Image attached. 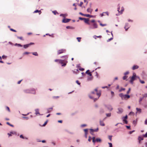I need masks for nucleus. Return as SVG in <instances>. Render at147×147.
<instances>
[{"label": "nucleus", "mask_w": 147, "mask_h": 147, "mask_svg": "<svg viewBox=\"0 0 147 147\" xmlns=\"http://www.w3.org/2000/svg\"><path fill=\"white\" fill-rule=\"evenodd\" d=\"M96 140L97 142H101V140L100 138H97L96 139Z\"/></svg>", "instance_id": "obj_26"}, {"label": "nucleus", "mask_w": 147, "mask_h": 147, "mask_svg": "<svg viewBox=\"0 0 147 147\" xmlns=\"http://www.w3.org/2000/svg\"><path fill=\"white\" fill-rule=\"evenodd\" d=\"M10 30L11 31H13L14 32H17V31L16 30H15L13 29H12V28H10Z\"/></svg>", "instance_id": "obj_59"}, {"label": "nucleus", "mask_w": 147, "mask_h": 147, "mask_svg": "<svg viewBox=\"0 0 147 147\" xmlns=\"http://www.w3.org/2000/svg\"><path fill=\"white\" fill-rule=\"evenodd\" d=\"M33 55L36 56H38V55L37 53L36 52H33L31 53Z\"/></svg>", "instance_id": "obj_32"}, {"label": "nucleus", "mask_w": 147, "mask_h": 147, "mask_svg": "<svg viewBox=\"0 0 147 147\" xmlns=\"http://www.w3.org/2000/svg\"><path fill=\"white\" fill-rule=\"evenodd\" d=\"M67 63H66V62H65L63 63V64L62 65V66H63V67H65L66 66V64H67Z\"/></svg>", "instance_id": "obj_60"}, {"label": "nucleus", "mask_w": 147, "mask_h": 147, "mask_svg": "<svg viewBox=\"0 0 147 147\" xmlns=\"http://www.w3.org/2000/svg\"><path fill=\"white\" fill-rule=\"evenodd\" d=\"M139 67L138 65H134L132 67V69L133 70H135L136 69H138Z\"/></svg>", "instance_id": "obj_12"}, {"label": "nucleus", "mask_w": 147, "mask_h": 147, "mask_svg": "<svg viewBox=\"0 0 147 147\" xmlns=\"http://www.w3.org/2000/svg\"><path fill=\"white\" fill-rule=\"evenodd\" d=\"M119 96L121 98L122 100L124 99L126 100L127 99L130 98V97L129 95L127 94H123L122 93L119 94Z\"/></svg>", "instance_id": "obj_2"}, {"label": "nucleus", "mask_w": 147, "mask_h": 147, "mask_svg": "<svg viewBox=\"0 0 147 147\" xmlns=\"http://www.w3.org/2000/svg\"><path fill=\"white\" fill-rule=\"evenodd\" d=\"M131 90V88H129L128 90L127 91V94H128L129 93Z\"/></svg>", "instance_id": "obj_61"}, {"label": "nucleus", "mask_w": 147, "mask_h": 147, "mask_svg": "<svg viewBox=\"0 0 147 147\" xmlns=\"http://www.w3.org/2000/svg\"><path fill=\"white\" fill-rule=\"evenodd\" d=\"M68 55H66L64 56H63L61 57V58H63L64 59H65L66 60L68 58Z\"/></svg>", "instance_id": "obj_14"}, {"label": "nucleus", "mask_w": 147, "mask_h": 147, "mask_svg": "<svg viewBox=\"0 0 147 147\" xmlns=\"http://www.w3.org/2000/svg\"><path fill=\"white\" fill-rule=\"evenodd\" d=\"M24 92L26 94H36V90L34 88H30L24 89L23 90Z\"/></svg>", "instance_id": "obj_1"}, {"label": "nucleus", "mask_w": 147, "mask_h": 147, "mask_svg": "<svg viewBox=\"0 0 147 147\" xmlns=\"http://www.w3.org/2000/svg\"><path fill=\"white\" fill-rule=\"evenodd\" d=\"M111 97L113 98L114 96V92L113 91H111Z\"/></svg>", "instance_id": "obj_29"}, {"label": "nucleus", "mask_w": 147, "mask_h": 147, "mask_svg": "<svg viewBox=\"0 0 147 147\" xmlns=\"http://www.w3.org/2000/svg\"><path fill=\"white\" fill-rule=\"evenodd\" d=\"M14 46H18V47H22V45H21L20 44H18V43H16L14 44Z\"/></svg>", "instance_id": "obj_23"}, {"label": "nucleus", "mask_w": 147, "mask_h": 147, "mask_svg": "<svg viewBox=\"0 0 147 147\" xmlns=\"http://www.w3.org/2000/svg\"><path fill=\"white\" fill-rule=\"evenodd\" d=\"M129 73V71H127L126 72L124 73V75L125 76L127 74H128Z\"/></svg>", "instance_id": "obj_55"}, {"label": "nucleus", "mask_w": 147, "mask_h": 147, "mask_svg": "<svg viewBox=\"0 0 147 147\" xmlns=\"http://www.w3.org/2000/svg\"><path fill=\"white\" fill-rule=\"evenodd\" d=\"M104 112V110L102 108H100V113H102Z\"/></svg>", "instance_id": "obj_22"}, {"label": "nucleus", "mask_w": 147, "mask_h": 147, "mask_svg": "<svg viewBox=\"0 0 147 147\" xmlns=\"http://www.w3.org/2000/svg\"><path fill=\"white\" fill-rule=\"evenodd\" d=\"M143 138L142 137L139 136L138 138V139L140 141L139 143H140V141L141 140H143Z\"/></svg>", "instance_id": "obj_24"}, {"label": "nucleus", "mask_w": 147, "mask_h": 147, "mask_svg": "<svg viewBox=\"0 0 147 147\" xmlns=\"http://www.w3.org/2000/svg\"><path fill=\"white\" fill-rule=\"evenodd\" d=\"M100 25L102 26H106L107 25V24H102L101 23H100Z\"/></svg>", "instance_id": "obj_47"}, {"label": "nucleus", "mask_w": 147, "mask_h": 147, "mask_svg": "<svg viewBox=\"0 0 147 147\" xmlns=\"http://www.w3.org/2000/svg\"><path fill=\"white\" fill-rule=\"evenodd\" d=\"M52 12L55 15H56L57 13L58 14V13L57 11L56 10L53 11Z\"/></svg>", "instance_id": "obj_36"}, {"label": "nucleus", "mask_w": 147, "mask_h": 147, "mask_svg": "<svg viewBox=\"0 0 147 147\" xmlns=\"http://www.w3.org/2000/svg\"><path fill=\"white\" fill-rule=\"evenodd\" d=\"M10 133H11V134H16V132L15 131H10Z\"/></svg>", "instance_id": "obj_45"}, {"label": "nucleus", "mask_w": 147, "mask_h": 147, "mask_svg": "<svg viewBox=\"0 0 147 147\" xmlns=\"http://www.w3.org/2000/svg\"><path fill=\"white\" fill-rule=\"evenodd\" d=\"M70 20V19L65 18V19H63L62 22L63 23H66L69 22Z\"/></svg>", "instance_id": "obj_10"}, {"label": "nucleus", "mask_w": 147, "mask_h": 147, "mask_svg": "<svg viewBox=\"0 0 147 147\" xmlns=\"http://www.w3.org/2000/svg\"><path fill=\"white\" fill-rule=\"evenodd\" d=\"M83 4V2H80V4L79 5L80 7H81Z\"/></svg>", "instance_id": "obj_64"}, {"label": "nucleus", "mask_w": 147, "mask_h": 147, "mask_svg": "<svg viewBox=\"0 0 147 147\" xmlns=\"http://www.w3.org/2000/svg\"><path fill=\"white\" fill-rule=\"evenodd\" d=\"M89 26L88 27V29L90 30L92 29H94L98 28V25L96 23H94L92 24L89 25Z\"/></svg>", "instance_id": "obj_3"}, {"label": "nucleus", "mask_w": 147, "mask_h": 147, "mask_svg": "<svg viewBox=\"0 0 147 147\" xmlns=\"http://www.w3.org/2000/svg\"><path fill=\"white\" fill-rule=\"evenodd\" d=\"M37 12H41L40 10H38L37 9L34 12V13H36Z\"/></svg>", "instance_id": "obj_41"}, {"label": "nucleus", "mask_w": 147, "mask_h": 147, "mask_svg": "<svg viewBox=\"0 0 147 147\" xmlns=\"http://www.w3.org/2000/svg\"><path fill=\"white\" fill-rule=\"evenodd\" d=\"M117 110L118 111H117V113L119 114H121L123 111V109L121 108H118L117 109Z\"/></svg>", "instance_id": "obj_8"}, {"label": "nucleus", "mask_w": 147, "mask_h": 147, "mask_svg": "<svg viewBox=\"0 0 147 147\" xmlns=\"http://www.w3.org/2000/svg\"><path fill=\"white\" fill-rule=\"evenodd\" d=\"M89 20L88 18H85L84 19V22L88 25H90V23L89 22Z\"/></svg>", "instance_id": "obj_11"}, {"label": "nucleus", "mask_w": 147, "mask_h": 147, "mask_svg": "<svg viewBox=\"0 0 147 147\" xmlns=\"http://www.w3.org/2000/svg\"><path fill=\"white\" fill-rule=\"evenodd\" d=\"M108 144L109 145V147H113L112 144L111 143L109 142Z\"/></svg>", "instance_id": "obj_54"}, {"label": "nucleus", "mask_w": 147, "mask_h": 147, "mask_svg": "<svg viewBox=\"0 0 147 147\" xmlns=\"http://www.w3.org/2000/svg\"><path fill=\"white\" fill-rule=\"evenodd\" d=\"M119 9H120V8H118V11H119V13H120V14H121L123 13V12L124 10V9L123 8L122 9H121V10L120 11H119Z\"/></svg>", "instance_id": "obj_17"}, {"label": "nucleus", "mask_w": 147, "mask_h": 147, "mask_svg": "<svg viewBox=\"0 0 147 147\" xmlns=\"http://www.w3.org/2000/svg\"><path fill=\"white\" fill-rule=\"evenodd\" d=\"M146 97H147V93H146L143 95V97H144V98L145 97L146 98Z\"/></svg>", "instance_id": "obj_62"}, {"label": "nucleus", "mask_w": 147, "mask_h": 147, "mask_svg": "<svg viewBox=\"0 0 147 147\" xmlns=\"http://www.w3.org/2000/svg\"><path fill=\"white\" fill-rule=\"evenodd\" d=\"M85 16L88 17H90V18H95L96 16H92L91 15L89 14H86Z\"/></svg>", "instance_id": "obj_15"}, {"label": "nucleus", "mask_w": 147, "mask_h": 147, "mask_svg": "<svg viewBox=\"0 0 147 147\" xmlns=\"http://www.w3.org/2000/svg\"><path fill=\"white\" fill-rule=\"evenodd\" d=\"M6 124H7L8 125H9V126H11V127H14V126H13V125L11 124H10L9 123V122H7V123H6Z\"/></svg>", "instance_id": "obj_35"}, {"label": "nucleus", "mask_w": 147, "mask_h": 147, "mask_svg": "<svg viewBox=\"0 0 147 147\" xmlns=\"http://www.w3.org/2000/svg\"><path fill=\"white\" fill-rule=\"evenodd\" d=\"M136 109L137 111L139 112L140 113L141 112V109H140L137 108H136Z\"/></svg>", "instance_id": "obj_33"}, {"label": "nucleus", "mask_w": 147, "mask_h": 147, "mask_svg": "<svg viewBox=\"0 0 147 147\" xmlns=\"http://www.w3.org/2000/svg\"><path fill=\"white\" fill-rule=\"evenodd\" d=\"M127 115H125V117H123L122 118V119H127Z\"/></svg>", "instance_id": "obj_44"}, {"label": "nucleus", "mask_w": 147, "mask_h": 147, "mask_svg": "<svg viewBox=\"0 0 147 147\" xmlns=\"http://www.w3.org/2000/svg\"><path fill=\"white\" fill-rule=\"evenodd\" d=\"M123 120V121L125 123V124H127L128 123V121L127 120H126V119H122Z\"/></svg>", "instance_id": "obj_28"}, {"label": "nucleus", "mask_w": 147, "mask_h": 147, "mask_svg": "<svg viewBox=\"0 0 147 147\" xmlns=\"http://www.w3.org/2000/svg\"><path fill=\"white\" fill-rule=\"evenodd\" d=\"M140 80V83L142 84H143L145 83V82L143 80H141L140 78L139 79Z\"/></svg>", "instance_id": "obj_46"}, {"label": "nucleus", "mask_w": 147, "mask_h": 147, "mask_svg": "<svg viewBox=\"0 0 147 147\" xmlns=\"http://www.w3.org/2000/svg\"><path fill=\"white\" fill-rule=\"evenodd\" d=\"M143 136L145 138H147V132H146V133L144 134L143 135Z\"/></svg>", "instance_id": "obj_53"}, {"label": "nucleus", "mask_w": 147, "mask_h": 147, "mask_svg": "<svg viewBox=\"0 0 147 147\" xmlns=\"http://www.w3.org/2000/svg\"><path fill=\"white\" fill-rule=\"evenodd\" d=\"M48 120H47L46 121L45 123H44V124H43V125H42V126H45V125L47 124V122H48Z\"/></svg>", "instance_id": "obj_50"}, {"label": "nucleus", "mask_w": 147, "mask_h": 147, "mask_svg": "<svg viewBox=\"0 0 147 147\" xmlns=\"http://www.w3.org/2000/svg\"><path fill=\"white\" fill-rule=\"evenodd\" d=\"M106 115L107 117H110L111 116V113H106Z\"/></svg>", "instance_id": "obj_34"}, {"label": "nucleus", "mask_w": 147, "mask_h": 147, "mask_svg": "<svg viewBox=\"0 0 147 147\" xmlns=\"http://www.w3.org/2000/svg\"><path fill=\"white\" fill-rule=\"evenodd\" d=\"M87 11L88 12L91 13L92 11V9L90 8H88L87 9Z\"/></svg>", "instance_id": "obj_18"}, {"label": "nucleus", "mask_w": 147, "mask_h": 147, "mask_svg": "<svg viewBox=\"0 0 147 147\" xmlns=\"http://www.w3.org/2000/svg\"><path fill=\"white\" fill-rule=\"evenodd\" d=\"M66 28L67 29H74L75 28L74 27L71 26H67L66 27Z\"/></svg>", "instance_id": "obj_19"}, {"label": "nucleus", "mask_w": 147, "mask_h": 147, "mask_svg": "<svg viewBox=\"0 0 147 147\" xmlns=\"http://www.w3.org/2000/svg\"><path fill=\"white\" fill-rule=\"evenodd\" d=\"M144 98V97H140L139 100V102H140Z\"/></svg>", "instance_id": "obj_56"}, {"label": "nucleus", "mask_w": 147, "mask_h": 147, "mask_svg": "<svg viewBox=\"0 0 147 147\" xmlns=\"http://www.w3.org/2000/svg\"><path fill=\"white\" fill-rule=\"evenodd\" d=\"M112 136H108V138L111 141L112 140Z\"/></svg>", "instance_id": "obj_42"}, {"label": "nucleus", "mask_w": 147, "mask_h": 147, "mask_svg": "<svg viewBox=\"0 0 147 147\" xmlns=\"http://www.w3.org/2000/svg\"><path fill=\"white\" fill-rule=\"evenodd\" d=\"M138 78L140 79V78L138 76H137L135 73H133V76L131 77V80L134 81L135 80V78Z\"/></svg>", "instance_id": "obj_9"}, {"label": "nucleus", "mask_w": 147, "mask_h": 147, "mask_svg": "<svg viewBox=\"0 0 147 147\" xmlns=\"http://www.w3.org/2000/svg\"><path fill=\"white\" fill-rule=\"evenodd\" d=\"M66 50L64 49H62L59 50L57 51V54L59 55L63 53H65L66 52Z\"/></svg>", "instance_id": "obj_6"}, {"label": "nucleus", "mask_w": 147, "mask_h": 147, "mask_svg": "<svg viewBox=\"0 0 147 147\" xmlns=\"http://www.w3.org/2000/svg\"><path fill=\"white\" fill-rule=\"evenodd\" d=\"M105 106L110 111H112L113 109L112 107L110 105H105Z\"/></svg>", "instance_id": "obj_4"}, {"label": "nucleus", "mask_w": 147, "mask_h": 147, "mask_svg": "<svg viewBox=\"0 0 147 147\" xmlns=\"http://www.w3.org/2000/svg\"><path fill=\"white\" fill-rule=\"evenodd\" d=\"M98 98H98H94V97L93 100L94 102H95L96 100H97L98 99V98Z\"/></svg>", "instance_id": "obj_48"}, {"label": "nucleus", "mask_w": 147, "mask_h": 147, "mask_svg": "<svg viewBox=\"0 0 147 147\" xmlns=\"http://www.w3.org/2000/svg\"><path fill=\"white\" fill-rule=\"evenodd\" d=\"M34 44V43L33 42H30L29 44L23 45V46L24 49H26L29 47L30 45Z\"/></svg>", "instance_id": "obj_5"}, {"label": "nucleus", "mask_w": 147, "mask_h": 147, "mask_svg": "<svg viewBox=\"0 0 147 147\" xmlns=\"http://www.w3.org/2000/svg\"><path fill=\"white\" fill-rule=\"evenodd\" d=\"M113 37H112L111 38L109 39L108 40H107V42H109L111 40H113Z\"/></svg>", "instance_id": "obj_49"}, {"label": "nucleus", "mask_w": 147, "mask_h": 147, "mask_svg": "<svg viewBox=\"0 0 147 147\" xmlns=\"http://www.w3.org/2000/svg\"><path fill=\"white\" fill-rule=\"evenodd\" d=\"M62 62H63H63L64 63L66 62V63H67L68 62L67 60H66L65 59H62Z\"/></svg>", "instance_id": "obj_39"}, {"label": "nucleus", "mask_w": 147, "mask_h": 147, "mask_svg": "<svg viewBox=\"0 0 147 147\" xmlns=\"http://www.w3.org/2000/svg\"><path fill=\"white\" fill-rule=\"evenodd\" d=\"M132 123L133 125L135 126L137 124V121L134 120L133 121Z\"/></svg>", "instance_id": "obj_30"}, {"label": "nucleus", "mask_w": 147, "mask_h": 147, "mask_svg": "<svg viewBox=\"0 0 147 147\" xmlns=\"http://www.w3.org/2000/svg\"><path fill=\"white\" fill-rule=\"evenodd\" d=\"M90 133L91 134H92V133H93L94 132V129H90Z\"/></svg>", "instance_id": "obj_40"}, {"label": "nucleus", "mask_w": 147, "mask_h": 147, "mask_svg": "<svg viewBox=\"0 0 147 147\" xmlns=\"http://www.w3.org/2000/svg\"><path fill=\"white\" fill-rule=\"evenodd\" d=\"M104 13H105V12H103L102 13L100 14V16L101 17H102L103 16H105V15L104 14Z\"/></svg>", "instance_id": "obj_57"}, {"label": "nucleus", "mask_w": 147, "mask_h": 147, "mask_svg": "<svg viewBox=\"0 0 147 147\" xmlns=\"http://www.w3.org/2000/svg\"><path fill=\"white\" fill-rule=\"evenodd\" d=\"M88 96L91 99H93V98H94V97L93 96H92L91 94H89L88 95Z\"/></svg>", "instance_id": "obj_31"}, {"label": "nucleus", "mask_w": 147, "mask_h": 147, "mask_svg": "<svg viewBox=\"0 0 147 147\" xmlns=\"http://www.w3.org/2000/svg\"><path fill=\"white\" fill-rule=\"evenodd\" d=\"M35 114L36 115H40V113L39 112V109H36L35 110Z\"/></svg>", "instance_id": "obj_13"}, {"label": "nucleus", "mask_w": 147, "mask_h": 147, "mask_svg": "<svg viewBox=\"0 0 147 147\" xmlns=\"http://www.w3.org/2000/svg\"><path fill=\"white\" fill-rule=\"evenodd\" d=\"M93 37L95 39H96V38H101L102 37L101 36H96V35H94L93 36Z\"/></svg>", "instance_id": "obj_21"}, {"label": "nucleus", "mask_w": 147, "mask_h": 147, "mask_svg": "<svg viewBox=\"0 0 147 147\" xmlns=\"http://www.w3.org/2000/svg\"><path fill=\"white\" fill-rule=\"evenodd\" d=\"M93 79V77L92 76H91L90 77H88V78L87 79V80L88 81H90L92 80Z\"/></svg>", "instance_id": "obj_20"}, {"label": "nucleus", "mask_w": 147, "mask_h": 147, "mask_svg": "<svg viewBox=\"0 0 147 147\" xmlns=\"http://www.w3.org/2000/svg\"><path fill=\"white\" fill-rule=\"evenodd\" d=\"M96 94L98 96V98L100 97L101 94V92L100 91L99 92H96Z\"/></svg>", "instance_id": "obj_25"}, {"label": "nucleus", "mask_w": 147, "mask_h": 147, "mask_svg": "<svg viewBox=\"0 0 147 147\" xmlns=\"http://www.w3.org/2000/svg\"><path fill=\"white\" fill-rule=\"evenodd\" d=\"M127 76H124L123 77V79L124 80H126L127 78Z\"/></svg>", "instance_id": "obj_63"}, {"label": "nucleus", "mask_w": 147, "mask_h": 147, "mask_svg": "<svg viewBox=\"0 0 147 147\" xmlns=\"http://www.w3.org/2000/svg\"><path fill=\"white\" fill-rule=\"evenodd\" d=\"M125 90V88H121V89H120L119 90V92H121V91H123V90Z\"/></svg>", "instance_id": "obj_52"}, {"label": "nucleus", "mask_w": 147, "mask_h": 147, "mask_svg": "<svg viewBox=\"0 0 147 147\" xmlns=\"http://www.w3.org/2000/svg\"><path fill=\"white\" fill-rule=\"evenodd\" d=\"M130 27V26L128 23H126L125 24L124 28L125 29V31H127Z\"/></svg>", "instance_id": "obj_7"}, {"label": "nucleus", "mask_w": 147, "mask_h": 147, "mask_svg": "<svg viewBox=\"0 0 147 147\" xmlns=\"http://www.w3.org/2000/svg\"><path fill=\"white\" fill-rule=\"evenodd\" d=\"M17 38H18L19 39H20L21 40H24L23 39L22 37H19V36H17Z\"/></svg>", "instance_id": "obj_38"}, {"label": "nucleus", "mask_w": 147, "mask_h": 147, "mask_svg": "<svg viewBox=\"0 0 147 147\" xmlns=\"http://www.w3.org/2000/svg\"><path fill=\"white\" fill-rule=\"evenodd\" d=\"M100 125L102 126H104L105 125V124L101 120L100 121Z\"/></svg>", "instance_id": "obj_16"}, {"label": "nucleus", "mask_w": 147, "mask_h": 147, "mask_svg": "<svg viewBox=\"0 0 147 147\" xmlns=\"http://www.w3.org/2000/svg\"><path fill=\"white\" fill-rule=\"evenodd\" d=\"M92 142L94 143H95L96 142V140H95V137H93L92 138Z\"/></svg>", "instance_id": "obj_43"}, {"label": "nucleus", "mask_w": 147, "mask_h": 147, "mask_svg": "<svg viewBox=\"0 0 147 147\" xmlns=\"http://www.w3.org/2000/svg\"><path fill=\"white\" fill-rule=\"evenodd\" d=\"M81 38V37H77L76 38V39L79 42H80V41Z\"/></svg>", "instance_id": "obj_37"}, {"label": "nucleus", "mask_w": 147, "mask_h": 147, "mask_svg": "<svg viewBox=\"0 0 147 147\" xmlns=\"http://www.w3.org/2000/svg\"><path fill=\"white\" fill-rule=\"evenodd\" d=\"M59 63H61V64H62L63 63L62 59H59Z\"/></svg>", "instance_id": "obj_51"}, {"label": "nucleus", "mask_w": 147, "mask_h": 147, "mask_svg": "<svg viewBox=\"0 0 147 147\" xmlns=\"http://www.w3.org/2000/svg\"><path fill=\"white\" fill-rule=\"evenodd\" d=\"M74 73L77 74L79 72L78 70V69H75L74 71H73Z\"/></svg>", "instance_id": "obj_27"}, {"label": "nucleus", "mask_w": 147, "mask_h": 147, "mask_svg": "<svg viewBox=\"0 0 147 147\" xmlns=\"http://www.w3.org/2000/svg\"><path fill=\"white\" fill-rule=\"evenodd\" d=\"M84 131L85 132V133H88V129H84Z\"/></svg>", "instance_id": "obj_58"}]
</instances>
